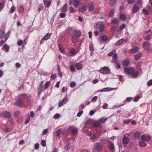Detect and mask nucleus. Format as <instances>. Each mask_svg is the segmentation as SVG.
Masks as SVG:
<instances>
[{"label": "nucleus", "mask_w": 152, "mask_h": 152, "mask_svg": "<svg viewBox=\"0 0 152 152\" xmlns=\"http://www.w3.org/2000/svg\"><path fill=\"white\" fill-rule=\"evenodd\" d=\"M148 86H150L152 85V80H150L147 83Z\"/></svg>", "instance_id": "61"}, {"label": "nucleus", "mask_w": 152, "mask_h": 152, "mask_svg": "<svg viewBox=\"0 0 152 152\" xmlns=\"http://www.w3.org/2000/svg\"><path fill=\"white\" fill-rule=\"evenodd\" d=\"M115 51L114 50L112 51L111 52L108 54V56H113L114 54L116 53H115Z\"/></svg>", "instance_id": "56"}, {"label": "nucleus", "mask_w": 152, "mask_h": 152, "mask_svg": "<svg viewBox=\"0 0 152 152\" xmlns=\"http://www.w3.org/2000/svg\"><path fill=\"white\" fill-rule=\"evenodd\" d=\"M129 142V139L128 137L124 136L122 139V142L125 144H127Z\"/></svg>", "instance_id": "16"}, {"label": "nucleus", "mask_w": 152, "mask_h": 152, "mask_svg": "<svg viewBox=\"0 0 152 152\" xmlns=\"http://www.w3.org/2000/svg\"><path fill=\"white\" fill-rule=\"evenodd\" d=\"M70 69L72 72H74L75 70V69L74 67V66L73 64H71L70 67Z\"/></svg>", "instance_id": "53"}, {"label": "nucleus", "mask_w": 152, "mask_h": 152, "mask_svg": "<svg viewBox=\"0 0 152 152\" xmlns=\"http://www.w3.org/2000/svg\"><path fill=\"white\" fill-rule=\"evenodd\" d=\"M72 42L73 43H75L77 42V39L74 36L72 37Z\"/></svg>", "instance_id": "49"}, {"label": "nucleus", "mask_w": 152, "mask_h": 152, "mask_svg": "<svg viewBox=\"0 0 152 152\" xmlns=\"http://www.w3.org/2000/svg\"><path fill=\"white\" fill-rule=\"evenodd\" d=\"M143 47L145 50H149L150 48V43L148 42H145L143 44Z\"/></svg>", "instance_id": "4"}, {"label": "nucleus", "mask_w": 152, "mask_h": 152, "mask_svg": "<svg viewBox=\"0 0 152 152\" xmlns=\"http://www.w3.org/2000/svg\"><path fill=\"white\" fill-rule=\"evenodd\" d=\"M68 99L66 98H64L58 104L59 107H61L65 104L68 101Z\"/></svg>", "instance_id": "6"}, {"label": "nucleus", "mask_w": 152, "mask_h": 152, "mask_svg": "<svg viewBox=\"0 0 152 152\" xmlns=\"http://www.w3.org/2000/svg\"><path fill=\"white\" fill-rule=\"evenodd\" d=\"M41 144L43 147H45L46 145V141L44 140H42L41 142Z\"/></svg>", "instance_id": "52"}, {"label": "nucleus", "mask_w": 152, "mask_h": 152, "mask_svg": "<svg viewBox=\"0 0 152 152\" xmlns=\"http://www.w3.org/2000/svg\"><path fill=\"white\" fill-rule=\"evenodd\" d=\"M98 98V97L97 96H94L92 98L91 100V102H96L97 99Z\"/></svg>", "instance_id": "58"}, {"label": "nucleus", "mask_w": 152, "mask_h": 152, "mask_svg": "<svg viewBox=\"0 0 152 152\" xmlns=\"http://www.w3.org/2000/svg\"><path fill=\"white\" fill-rule=\"evenodd\" d=\"M139 10V8L137 4H135L133 7L132 13H134L137 12Z\"/></svg>", "instance_id": "12"}, {"label": "nucleus", "mask_w": 152, "mask_h": 152, "mask_svg": "<svg viewBox=\"0 0 152 152\" xmlns=\"http://www.w3.org/2000/svg\"><path fill=\"white\" fill-rule=\"evenodd\" d=\"M139 145L141 147H144L146 145V143L144 141H140L139 143Z\"/></svg>", "instance_id": "39"}, {"label": "nucleus", "mask_w": 152, "mask_h": 152, "mask_svg": "<svg viewBox=\"0 0 152 152\" xmlns=\"http://www.w3.org/2000/svg\"><path fill=\"white\" fill-rule=\"evenodd\" d=\"M87 10V7L86 5L83 6L79 9V11L81 12H85Z\"/></svg>", "instance_id": "18"}, {"label": "nucleus", "mask_w": 152, "mask_h": 152, "mask_svg": "<svg viewBox=\"0 0 152 152\" xmlns=\"http://www.w3.org/2000/svg\"><path fill=\"white\" fill-rule=\"evenodd\" d=\"M120 19L122 20H125L126 19V17L124 14H121L120 15Z\"/></svg>", "instance_id": "32"}, {"label": "nucleus", "mask_w": 152, "mask_h": 152, "mask_svg": "<svg viewBox=\"0 0 152 152\" xmlns=\"http://www.w3.org/2000/svg\"><path fill=\"white\" fill-rule=\"evenodd\" d=\"M104 25L102 22H98L94 26L95 29H98L100 32H102L104 30Z\"/></svg>", "instance_id": "1"}, {"label": "nucleus", "mask_w": 152, "mask_h": 152, "mask_svg": "<svg viewBox=\"0 0 152 152\" xmlns=\"http://www.w3.org/2000/svg\"><path fill=\"white\" fill-rule=\"evenodd\" d=\"M139 50V48L137 47H136L132 49H130V52L132 53H135L137 52Z\"/></svg>", "instance_id": "10"}, {"label": "nucleus", "mask_w": 152, "mask_h": 152, "mask_svg": "<svg viewBox=\"0 0 152 152\" xmlns=\"http://www.w3.org/2000/svg\"><path fill=\"white\" fill-rule=\"evenodd\" d=\"M139 98L140 96H138L137 97L134 98V99H133V101L134 102H136L138 101Z\"/></svg>", "instance_id": "62"}, {"label": "nucleus", "mask_w": 152, "mask_h": 152, "mask_svg": "<svg viewBox=\"0 0 152 152\" xmlns=\"http://www.w3.org/2000/svg\"><path fill=\"white\" fill-rule=\"evenodd\" d=\"M68 5L66 3L64 5L61 9V12H65L67 11L68 10Z\"/></svg>", "instance_id": "15"}, {"label": "nucleus", "mask_w": 152, "mask_h": 152, "mask_svg": "<svg viewBox=\"0 0 152 152\" xmlns=\"http://www.w3.org/2000/svg\"><path fill=\"white\" fill-rule=\"evenodd\" d=\"M129 64V61L128 59H125L122 62L123 65L124 66H127Z\"/></svg>", "instance_id": "24"}, {"label": "nucleus", "mask_w": 152, "mask_h": 152, "mask_svg": "<svg viewBox=\"0 0 152 152\" xmlns=\"http://www.w3.org/2000/svg\"><path fill=\"white\" fill-rule=\"evenodd\" d=\"M115 147L113 143H111L109 146V148L110 150H113L114 149Z\"/></svg>", "instance_id": "44"}, {"label": "nucleus", "mask_w": 152, "mask_h": 152, "mask_svg": "<svg viewBox=\"0 0 152 152\" xmlns=\"http://www.w3.org/2000/svg\"><path fill=\"white\" fill-rule=\"evenodd\" d=\"M142 13L144 15H148L149 13L146 10L143 9L142 10Z\"/></svg>", "instance_id": "42"}, {"label": "nucleus", "mask_w": 152, "mask_h": 152, "mask_svg": "<svg viewBox=\"0 0 152 152\" xmlns=\"http://www.w3.org/2000/svg\"><path fill=\"white\" fill-rule=\"evenodd\" d=\"M124 42L123 39H121L118 40L115 43V45L117 46L119 45L122 44Z\"/></svg>", "instance_id": "26"}, {"label": "nucleus", "mask_w": 152, "mask_h": 152, "mask_svg": "<svg viewBox=\"0 0 152 152\" xmlns=\"http://www.w3.org/2000/svg\"><path fill=\"white\" fill-rule=\"evenodd\" d=\"M10 32V31H9L5 35V41H6L7 40V39L9 37Z\"/></svg>", "instance_id": "35"}, {"label": "nucleus", "mask_w": 152, "mask_h": 152, "mask_svg": "<svg viewBox=\"0 0 152 152\" xmlns=\"http://www.w3.org/2000/svg\"><path fill=\"white\" fill-rule=\"evenodd\" d=\"M18 9L20 13L22 14L23 12L24 9L23 6L22 5L19 6Z\"/></svg>", "instance_id": "27"}, {"label": "nucleus", "mask_w": 152, "mask_h": 152, "mask_svg": "<svg viewBox=\"0 0 152 152\" xmlns=\"http://www.w3.org/2000/svg\"><path fill=\"white\" fill-rule=\"evenodd\" d=\"M72 132L74 134H76L78 132V130L76 128L73 129H72Z\"/></svg>", "instance_id": "40"}, {"label": "nucleus", "mask_w": 152, "mask_h": 152, "mask_svg": "<svg viewBox=\"0 0 152 152\" xmlns=\"http://www.w3.org/2000/svg\"><path fill=\"white\" fill-rule=\"evenodd\" d=\"M20 114V112L18 110L15 111L14 113V115L15 117H17Z\"/></svg>", "instance_id": "47"}, {"label": "nucleus", "mask_w": 152, "mask_h": 152, "mask_svg": "<svg viewBox=\"0 0 152 152\" xmlns=\"http://www.w3.org/2000/svg\"><path fill=\"white\" fill-rule=\"evenodd\" d=\"M3 115L5 118H10L11 116V113L7 111H5L3 113Z\"/></svg>", "instance_id": "13"}, {"label": "nucleus", "mask_w": 152, "mask_h": 152, "mask_svg": "<svg viewBox=\"0 0 152 152\" xmlns=\"http://www.w3.org/2000/svg\"><path fill=\"white\" fill-rule=\"evenodd\" d=\"M101 39L103 41H106L108 40V38L106 35H104L101 36Z\"/></svg>", "instance_id": "33"}, {"label": "nucleus", "mask_w": 152, "mask_h": 152, "mask_svg": "<svg viewBox=\"0 0 152 152\" xmlns=\"http://www.w3.org/2000/svg\"><path fill=\"white\" fill-rule=\"evenodd\" d=\"M51 37L50 34L48 33H47L45 36L42 39V40H47L49 38Z\"/></svg>", "instance_id": "17"}, {"label": "nucleus", "mask_w": 152, "mask_h": 152, "mask_svg": "<svg viewBox=\"0 0 152 152\" xmlns=\"http://www.w3.org/2000/svg\"><path fill=\"white\" fill-rule=\"evenodd\" d=\"M10 49V47L7 44H5L3 46L2 49L4 50L6 52H8Z\"/></svg>", "instance_id": "14"}, {"label": "nucleus", "mask_w": 152, "mask_h": 152, "mask_svg": "<svg viewBox=\"0 0 152 152\" xmlns=\"http://www.w3.org/2000/svg\"><path fill=\"white\" fill-rule=\"evenodd\" d=\"M140 134L139 132H134L133 136L136 139H138L140 137Z\"/></svg>", "instance_id": "22"}, {"label": "nucleus", "mask_w": 152, "mask_h": 152, "mask_svg": "<svg viewBox=\"0 0 152 152\" xmlns=\"http://www.w3.org/2000/svg\"><path fill=\"white\" fill-rule=\"evenodd\" d=\"M58 47L60 52L62 53H64V50L62 46L61 45H59Z\"/></svg>", "instance_id": "37"}, {"label": "nucleus", "mask_w": 152, "mask_h": 152, "mask_svg": "<svg viewBox=\"0 0 152 152\" xmlns=\"http://www.w3.org/2000/svg\"><path fill=\"white\" fill-rule=\"evenodd\" d=\"M101 145L100 143H97L95 146V148L94 149H96L98 151L101 148Z\"/></svg>", "instance_id": "30"}, {"label": "nucleus", "mask_w": 152, "mask_h": 152, "mask_svg": "<svg viewBox=\"0 0 152 152\" xmlns=\"http://www.w3.org/2000/svg\"><path fill=\"white\" fill-rule=\"evenodd\" d=\"M66 14L64 12L61 13L60 14V16L61 18H64L65 17Z\"/></svg>", "instance_id": "63"}, {"label": "nucleus", "mask_w": 152, "mask_h": 152, "mask_svg": "<svg viewBox=\"0 0 152 152\" xmlns=\"http://www.w3.org/2000/svg\"><path fill=\"white\" fill-rule=\"evenodd\" d=\"M62 133V130L60 129H58L56 132V135L57 136H59L60 134Z\"/></svg>", "instance_id": "50"}, {"label": "nucleus", "mask_w": 152, "mask_h": 152, "mask_svg": "<svg viewBox=\"0 0 152 152\" xmlns=\"http://www.w3.org/2000/svg\"><path fill=\"white\" fill-rule=\"evenodd\" d=\"M141 139L143 141L148 142L151 139V137L149 135H147L145 136V135L144 134L142 136Z\"/></svg>", "instance_id": "5"}, {"label": "nucleus", "mask_w": 152, "mask_h": 152, "mask_svg": "<svg viewBox=\"0 0 152 152\" xmlns=\"http://www.w3.org/2000/svg\"><path fill=\"white\" fill-rule=\"evenodd\" d=\"M16 105L19 107H21L23 105L22 100L18 99L16 101Z\"/></svg>", "instance_id": "8"}, {"label": "nucleus", "mask_w": 152, "mask_h": 152, "mask_svg": "<svg viewBox=\"0 0 152 152\" xmlns=\"http://www.w3.org/2000/svg\"><path fill=\"white\" fill-rule=\"evenodd\" d=\"M100 124V121H96L94 122L93 126L94 127H97L99 126Z\"/></svg>", "instance_id": "29"}, {"label": "nucleus", "mask_w": 152, "mask_h": 152, "mask_svg": "<svg viewBox=\"0 0 152 152\" xmlns=\"http://www.w3.org/2000/svg\"><path fill=\"white\" fill-rule=\"evenodd\" d=\"M142 54L140 53H138L135 56V59L138 60L141 57Z\"/></svg>", "instance_id": "28"}, {"label": "nucleus", "mask_w": 152, "mask_h": 152, "mask_svg": "<svg viewBox=\"0 0 152 152\" xmlns=\"http://www.w3.org/2000/svg\"><path fill=\"white\" fill-rule=\"evenodd\" d=\"M88 7L89 11H92L94 10V4L92 2L89 3L88 5Z\"/></svg>", "instance_id": "11"}, {"label": "nucleus", "mask_w": 152, "mask_h": 152, "mask_svg": "<svg viewBox=\"0 0 152 152\" xmlns=\"http://www.w3.org/2000/svg\"><path fill=\"white\" fill-rule=\"evenodd\" d=\"M75 66L76 68L79 70L82 68L83 65L81 64L77 63L75 64Z\"/></svg>", "instance_id": "23"}, {"label": "nucleus", "mask_w": 152, "mask_h": 152, "mask_svg": "<svg viewBox=\"0 0 152 152\" xmlns=\"http://www.w3.org/2000/svg\"><path fill=\"white\" fill-rule=\"evenodd\" d=\"M115 68L117 69H119L121 68V66L120 64L118 63H117V62H115Z\"/></svg>", "instance_id": "45"}, {"label": "nucleus", "mask_w": 152, "mask_h": 152, "mask_svg": "<svg viewBox=\"0 0 152 152\" xmlns=\"http://www.w3.org/2000/svg\"><path fill=\"white\" fill-rule=\"evenodd\" d=\"M99 71L102 74H108L110 73V69L107 66H104L101 68Z\"/></svg>", "instance_id": "2"}, {"label": "nucleus", "mask_w": 152, "mask_h": 152, "mask_svg": "<svg viewBox=\"0 0 152 152\" xmlns=\"http://www.w3.org/2000/svg\"><path fill=\"white\" fill-rule=\"evenodd\" d=\"M114 14V12L113 10H111L109 14V16L110 17H112L113 16Z\"/></svg>", "instance_id": "55"}, {"label": "nucleus", "mask_w": 152, "mask_h": 152, "mask_svg": "<svg viewBox=\"0 0 152 152\" xmlns=\"http://www.w3.org/2000/svg\"><path fill=\"white\" fill-rule=\"evenodd\" d=\"M76 84L75 82H72L70 83V86L72 88H73L75 86Z\"/></svg>", "instance_id": "59"}, {"label": "nucleus", "mask_w": 152, "mask_h": 152, "mask_svg": "<svg viewBox=\"0 0 152 152\" xmlns=\"http://www.w3.org/2000/svg\"><path fill=\"white\" fill-rule=\"evenodd\" d=\"M126 27L125 25L123 23L122 24V25L120 26V27L119 29L120 30H122V29L125 28Z\"/></svg>", "instance_id": "64"}, {"label": "nucleus", "mask_w": 152, "mask_h": 152, "mask_svg": "<svg viewBox=\"0 0 152 152\" xmlns=\"http://www.w3.org/2000/svg\"><path fill=\"white\" fill-rule=\"evenodd\" d=\"M70 53L72 56H74L77 53L76 50L74 49H71L70 51Z\"/></svg>", "instance_id": "25"}, {"label": "nucleus", "mask_w": 152, "mask_h": 152, "mask_svg": "<svg viewBox=\"0 0 152 152\" xmlns=\"http://www.w3.org/2000/svg\"><path fill=\"white\" fill-rule=\"evenodd\" d=\"M5 34V31H3L1 30H0V34L1 35V37L2 38H4V36H3V35H4Z\"/></svg>", "instance_id": "57"}, {"label": "nucleus", "mask_w": 152, "mask_h": 152, "mask_svg": "<svg viewBox=\"0 0 152 152\" xmlns=\"http://www.w3.org/2000/svg\"><path fill=\"white\" fill-rule=\"evenodd\" d=\"M69 12L71 13H72L75 11V10L72 7H70L69 8Z\"/></svg>", "instance_id": "60"}, {"label": "nucleus", "mask_w": 152, "mask_h": 152, "mask_svg": "<svg viewBox=\"0 0 152 152\" xmlns=\"http://www.w3.org/2000/svg\"><path fill=\"white\" fill-rule=\"evenodd\" d=\"M134 71V69L133 67L126 68L124 70V72L129 75H132Z\"/></svg>", "instance_id": "3"}, {"label": "nucleus", "mask_w": 152, "mask_h": 152, "mask_svg": "<svg viewBox=\"0 0 152 152\" xmlns=\"http://www.w3.org/2000/svg\"><path fill=\"white\" fill-rule=\"evenodd\" d=\"M50 84V81H47L44 85L45 88V89H47Z\"/></svg>", "instance_id": "36"}, {"label": "nucleus", "mask_w": 152, "mask_h": 152, "mask_svg": "<svg viewBox=\"0 0 152 152\" xmlns=\"http://www.w3.org/2000/svg\"><path fill=\"white\" fill-rule=\"evenodd\" d=\"M60 117V115L59 113H56L54 116L53 118L56 119H58Z\"/></svg>", "instance_id": "51"}, {"label": "nucleus", "mask_w": 152, "mask_h": 152, "mask_svg": "<svg viewBox=\"0 0 152 152\" xmlns=\"http://www.w3.org/2000/svg\"><path fill=\"white\" fill-rule=\"evenodd\" d=\"M117 89V88H103L101 89H100V90H99V91H100L101 92H107V91H110L111 90H113L116 89Z\"/></svg>", "instance_id": "9"}, {"label": "nucleus", "mask_w": 152, "mask_h": 152, "mask_svg": "<svg viewBox=\"0 0 152 152\" xmlns=\"http://www.w3.org/2000/svg\"><path fill=\"white\" fill-rule=\"evenodd\" d=\"M75 35L77 37H79L81 35V32L80 31L75 30Z\"/></svg>", "instance_id": "31"}, {"label": "nucleus", "mask_w": 152, "mask_h": 152, "mask_svg": "<svg viewBox=\"0 0 152 152\" xmlns=\"http://www.w3.org/2000/svg\"><path fill=\"white\" fill-rule=\"evenodd\" d=\"M151 35L150 34H148L145 37V39L146 40H149L151 39Z\"/></svg>", "instance_id": "54"}, {"label": "nucleus", "mask_w": 152, "mask_h": 152, "mask_svg": "<svg viewBox=\"0 0 152 152\" xmlns=\"http://www.w3.org/2000/svg\"><path fill=\"white\" fill-rule=\"evenodd\" d=\"M107 118H101L99 119V121L100 122H101L103 123H104L107 121Z\"/></svg>", "instance_id": "43"}, {"label": "nucleus", "mask_w": 152, "mask_h": 152, "mask_svg": "<svg viewBox=\"0 0 152 152\" xmlns=\"http://www.w3.org/2000/svg\"><path fill=\"white\" fill-rule=\"evenodd\" d=\"M118 23V20L116 18H114L112 20V23L114 24H116Z\"/></svg>", "instance_id": "41"}, {"label": "nucleus", "mask_w": 152, "mask_h": 152, "mask_svg": "<svg viewBox=\"0 0 152 152\" xmlns=\"http://www.w3.org/2000/svg\"><path fill=\"white\" fill-rule=\"evenodd\" d=\"M132 75V77L135 78H136L138 77L139 75V72L137 71H134V70Z\"/></svg>", "instance_id": "21"}, {"label": "nucleus", "mask_w": 152, "mask_h": 152, "mask_svg": "<svg viewBox=\"0 0 152 152\" xmlns=\"http://www.w3.org/2000/svg\"><path fill=\"white\" fill-rule=\"evenodd\" d=\"M110 1L109 3V4L110 5L112 6L115 5L117 3L116 0H112L111 1Z\"/></svg>", "instance_id": "34"}, {"label": "nucleus", "mask_w": 152, "mask_h": 152, "mask_svg": "<svg viewBox=\"0 0 152 152\" xmlns=\"http://www.w3.org/2000/svg\"><path fill=\"white\" fill-rule=\"evenodd\" d=\"M64 149L66 151H67L69 150L70 149V145H66Z\"/></svg>", "instance_id": "46"}, {"label": "nucleus", "mask_w": 152, "mask_h": 152, "mask_svg": "<svg viewBox=\"0 0 152 152\" xmlns=\"http://www.w3.org/2000/svg\"><path fill=\"white\" fill-rule=\"evenodd\" d=\"M43 0L45 6L47 8L49 7L51 4V0Z\"/></svg>", "instance_id": "7"}, {"label": "nucleus", "mask_w": 152, "mask_h": 152, "mask_svg": "<svg viewBox=\"0 0 152 152\" xmlns=\"http://www.w3.org/2000/svg\"><path fill=\"white\" fill-rule=\"evenodd\" d=\"M15 8L14 6H12L10 10V13H12L15 10Z\"/></svg>", "instance_id": "48"}, {"label": "nucleus", "mask_w": 152, "mask_h": 152, "mask_svg": "<svg viewBox=\"0 0 152 152\" xmlns=\"http://www.w3.org/2000/svg\"><path fill=\"white\" fill-rule=\"evenodd\" d=\"M118 59V56L117 53H114L113 56V60L115 62H117Z\"/></svg>", "instance_id": "38"}, {"label": "nucleus", "mask_w": 152, "mask_h": 152, "mask_svg": "<svg viewBox=\"0 0 152 152\" xmlns=\"http://www.w3.org/2000/svg\"><path fill=\"white\" fill-rule=\"evenodd\" d=\"M38 92L39 95H40L43 91V86H39L37 87Z\"/></svg>", "instance_id": "20"}, {"label": "nucleus", "mask_w": 152, "mask_h": 152, "mask_svg": "<svg viewBox=\"0 0 152 152\" xmlns=\"http://www.w3.org/2000/svg\"><path fill=\"white\" fill-rule=\"evenodd\" d=\"M80 3L79 0H72V4L75 7H77Z\"/></svg>", "instance_id": "19"}]
</instances>
